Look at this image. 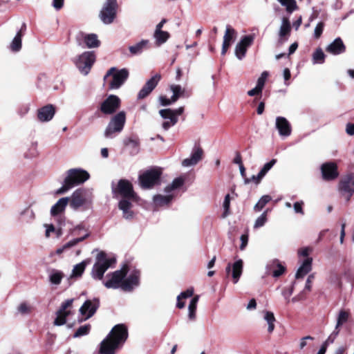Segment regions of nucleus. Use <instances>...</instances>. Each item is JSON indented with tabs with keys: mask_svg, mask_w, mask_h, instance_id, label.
<instances>
[{
	"mask_svg": "<svg viewBox=\"0 0 354 354\" xmlns=\"http://www.w3.org/2000/svg\"><path fill=\"white\" fill-rule=\"evenodd\" d=\"M193 294H194V290L192 288L187 289L186 291L181 292L177 297V300H180L181 299L191 297L193 295Z\"/></svg>",
	"mask_w": 354,
	"mask_h": 354,
	"instance_id": "obj_57",
	"label": "nucleus"
},
{
	"mask_svg": "<svg viewBox=\"0 0 354 354\" xmlns=\"http://www.w3.org/2000/svg\"><path fill=\"white\" fill-rule=\"evenodd\" d=\"M100 306V300L98 298L88 299L84 301L80 308V313L82 315H85V319L91 317L96 312Z\"/></svg>",
	"mask_w": 354,
	"mask_h": 354,
	"instance_id": "obj_17",
	"label": "nucleus"
},
{
	"mask_svg": "<svg viewBox=\"0 0 354 354\" xmlns=\"http://www.w3.org/2000/svg\"><path fill=\"white\" fill-rule=\"evenodd\" d=\"M127 337V328L122 324L116 325L100 342L99 350L93 354H115L120 345L126 341Z\"/></svg>",
	"mask_w": 354,
	"mask_h": 354,
	"instance_id": "obj_1",
	"label": "nucleus"
},
{
	"mask_svg": "<svg viewBox=\"0 0 354 354\" xmlns=\"http://www.w3.org/2000/svg\"><path fill=\"white\" fill-rule=\"evenodd\" d=\"M175 195L174 193H166V195L157 194L153 197L156 207H163L170 204Z\"/></svg>",
	"mask_w": 354,
	"mask_h": 354,
	"instance_id": "obj_28",
	"label": "nucleus"
},
{
	"mask_svg": "<svg viewBox=\"0 0 354 354\" xmlns=\"http://www.w3.org/2000/svg\"><path fill=\"white\" fill-rule=\"evenodd\" d=\"M90 177L89 174L80 168L71 169L67 171L62 186L56 191V194H62L75 186L84 183Z\"/></svg>",
	"mask_w": 354,
	"mask_h": 354,
	"instance_id": "obj_2",
	"label": "nucleus"
},
{
	"mask_svg": "<svg viewBox=\"0 0 354 354\" xmlns=\"http://www.w3.org/2000/svg\"><path fill=\"white\" fill-rule=\"evenodd\" d=\"M88 263V261L84 260L80 262V263H77L75 266H74L72 270V273L71 274V278L81 277L83 272H84Z\"/></svg>",
	"mask_w": 354,
	"mask_h": 354,
	"instance_id": "obj_37",
	"label": "nucleus"
},
{
	"mask_svg": "<svg viewBox=\"0 0 354 354\" xmlns=\"http://www.w3.org/2000/svg\"><path fill=\"white\" fill-rule=\"evenodd\" d=\"M281 4L286 7L288 12L292 13L297 9V3L295 0H278Z\"/></svg>",
	"mask_w": 354,
	"mask_h": 354,
	"instance_id": "obj_45",
	"label": "nucleus"
},
{
	"mask_svg": "<svg viewBox=\"0 0 354 354\" xmlns=\"http://www.w3.org/2000/svg\"><path fill=\"white\" fill-rule=\"evenodd\" d=\"M272 198L269 195H263L261 197L259 201L254 207V210L256 212L261 211L267 203L271 201Z\"/></svg>",
	"mask_w": 354,
	"mask_h": 354,
	"instance_id": "obj_42",
	"label": "nucleus"
},
{
	"mask_svg": "<svg viewBox=\"0 0 354 354\" xmlns=\"http://www.w3.org/2000/svg\"><path fill=\"white\" fill-rule=\"evenodd\" d=\"M254 39V35H248L244 36L235 47V55L241 60L245 57L247 49L252 45Z\"/></svg>",
	"mask_w": 354,
	"mask_h": 354,
	"instance_id": "obj_15",
	"label": "nucleus"
},
{
	"mask_svg": "<svg viewBox=\"0 0 354 354\" xmlns=\"http://www.w3.org/2000/svg\"><path fill=\"white\" fill-rule=\"evenodd\" d=\"M203 156V150L199 146H194L192 149L189 158H185L182 162V165L185 167L196 165L202 160Z\"/></svg>",
	"mask_w": 354,
	"mask_h": 354,
	"instance_id": "obj_19",
	"label": "nucleus"
},
{
	"mask_svg": "<svg viewBox=\"0 0 354 354\" xmlns=\"http://www.w3.org/2000/svg\"><path fill=\"white\" fill-rule=\"evenodd\" d=\"M114 197L120 195L124 198L133 199L135 198V193L132 185L127 180H120L116 187H112Z\"/></svg>",
	"mask_w": 354,
	"mask_h": 354,
	"instance_id": "obj_10",
	"label": "nucleus"
},
{
	"mask_svg": "<svg viewBox=\"0 0 354 354\" xmlns=\"http://www.w3.org/2000/svg\"><path fill=\"white\" fill-rule=\"evenodd\" d=\"M162 26L163 24H158L153 33V38L156 46H160L165 44L170 37L167 31L162 30Z\"/></svg>",
	"mask_w": 354,
	"mask_h": 354,
	"instance_id": "obj_25",
	"label": "nucleus"
},
{
	"mask_svg": "<svg viewBox=\"0 0 354 354\" xmlns=\"http://www.w3.org/2000/svg\"><path fill=\"white\" fill-rule=\"evenodd\" d=\"M162 118L165 120H169L162 124V127L165 131H167L171 127L174 126L178 120V118H174L171 115H169L167 113L165 114V118Z\"/></svg>",
	"mask_w": 354,
	"mask_h": 354,
	"instance_id": "obj_43",
	"label": "nucleus"
},
{
	"mask_svg": "<svg viewBox=\"0 0 354 354\" xmlns=\"http://www.w3.org/2000/svg\"><path fill=\"white\" fill-rule=\"evenodd\" d=\"M17 310L19 313L24 315L29 313L31 311V308L26 302H22L18 306Z\"/></svg>",
	"mask_w": 354,
	"mask_h": 354,
	"instance_id": "obj_53",
	"label": "nucleus"
},
{
	"mask_svg": "<svg viewBox=\"0 0 354 354\" xmlns=\"http://www.w3.org/2000/svg\"><path fill=\"white\" fill-rule=\"evenodd\" d=\"M140 272L138 270H133L129 276L123 279L122 290L131 292L140 285Z\"/></svg>",
	"mask_w": 354,
	"mask_h": 354,
	"instance_id": "obj_14",
	"label": "nucleus"
},
{
	"mask_svg": "<svg viewBox=\"0 0 354 354\" xmlns=\"http://www.w3.org/2000/svg\"><path fill=\"white\" fill-rule=\"evenodd\" d=\"M268 76V72L263 71L261 76L258 78L257 85L260 86L261 88H263L266 80Z\"/></svg>",
	"mask_w": 354,
	"mask_h": 354,
	"instance_id": "obj_55",
	"label": "nucleus"
},
{
	"mask_svg": "<svg viewBox=\"0 0 354 354\" xmlns=\"http://www.w3.org/2000/svg\"><path fill=\"white\" fill-rule=\"evenodd\" d=\"M268 209L264 211L255 221L254 224V228H259L263 227L266 223L267 222V214L268 212Z\"/></svg>",
	"mask_w": 354,
	"mask_h": 354,
	"instance_id": "obj_47",
	"label": "nucleus"
},
{
	"mask_svg": "<svg viewBox=\"0 0 354 354\" xmlns=\"http://www.w3.org/2000/svg\"><path fill=\"white\" fill-rule=\"evenodd\" d=\"M243 261L241 259H239L233 264L228 263L225 268L227 274H230L232 272L234 283H236L240 279L243 272Z\"/></svg>",
	"mask_w": 354,
	"mask_h": 354,
	"instance_id": "obj_20",
	"label": "nucleus"
},
{
	"mask_svg": "<svg viewBox=\"0 0 354 354\" xmlns=\"http://www.w3.org/2000/svg\"><path fill=\"white\" fill-rule=\"evenodd\" d=\"M120 102L117 95H110L101 103L99 109L104 115H111L120 108Z\"/></svg>",
	"mask_w": 354,
	"mask_h": 354,
	"instance_id": "obj_11",
	"label": "nucleus"
},
{
	"mask_svg": "<svg viewBox=\"0 0 354 354\" xmlns=\"http://www.w3.org/2000/svg\"><path fill=\"white\" fill-rule=\"evenodd\" d=\"M110 75H112V80L109 83V88L118 89L127 80L129 77V71L127 68L117 70L116 68L112 67L106 72L104 79L106 80V77Z\"/></svg>",
	"mask_w": 354,
	"mask_h": 354,
	"instance_id": "obj_7",
	"label": "nucleus"
},
{
	"mask_svg": "<svg viewBox=\"0 0 354 354\" xmlns=\"http://www.w3.org/2000/svg\"><path fill=\"white\" fill-rule=\"evenodd\" d=\"M160 79L161 75L157 73L147 80L138 93V99L141 100L147 97L156 87Z\"/></svg>",
	"mask_w": 354,
	"mask_h": 354,
	"instance_id": "obj_16",
	"label": "nucleus"
},
{
	"mask_svg": "<svg viewBox=\"0 0 354 354\" xmlns=\"http://www.w3.org/2000/svg\"><path fill=\"white\" fill-rule=\"evenodd\" d=\"M35 203V201H32L28 206L19 212V219L21 222L30 224L35 220L36 215L33 209H32V207H33Z\"/></svg>",
	"mask_w": 354,
	"mask_h": 354,
	"instance_id": "obj_23",
	"label": "nucleus"
},
{
	"mask_svg": "<svg viewBox=\"0 0 354 354\" xmlns=\"http://www.w3.org/2000/svg\"><path fill=\"white\" fill-rule=\"evenodd\" d=\"M159 101L162 106H169L175 102L171 101V97L170 99L167 98L166 96L161 95L159 97Z\"/></svg>",
	"mask_w": 354,
	"mask_h": 354,
	"instance_id": "obj_58",
	"label": "nucleus"
},
{
	"mask_svg": "<svg viewBox=\"0 0 354 354\" xmlns=\"http://www.w3.org/2000/svg\"><path fill=\"white\" fill-rule=\"evenodd\" d=\"M325 60V55L321 48H317L313 54V64H323Z\"/></svg>",
	"mask_w": 354,
	"mask_h": 354,
	"instance_id": "obj_44",
	"label": "nucleus"
},
{
	"mask_svg": "<svg viewBox=\"0 0 354 354\" xmlns=\"http://www.w3.org/2000/svg\"><path fill=\"white\" fill-rule=\"evenodd\" d=\"M303 204H304L303 201H298V202H296L294 203L293 207H294V210L296 213H299V214H304V211H303V208H302Z\"/></svg>",
	"mask_w": 354,
	"mask_h": 354,
	"instance_id": "obj_60",
	"label": "nucleus"
},
{
	"mask_svg": "<svg viewBox=\"0 0 354 354\" xmlns=\"http://www.w3.org/2000/svg\"><path fill=\"white\" fill-rule=\"evenodd\" d=\"M126 145H128V146H130V147H131L133 148H135L136 152L138 151V145H139V142H138V141L137 140L129 138L127 141Z\"/></svg>",
	"mask_w": 354,
	"mask_h": 354,
	"instance_id": "obj_62",
	"label": "nucleus"
},
{
	"mask_svg": "<svg viewBox=\"0 0 354 354\" xmlns=\"http://www.w3.org/2000/svg\"><path fill=\"white\" fill-rule=\"evenodd\" d=\"M116 262L114 257H108L107 254L102 251L95 257V262L92 268L91 275L95 280H102L105 272L111 268Z\"/></svg>",
	"mask_w": 354,
	"mask_h": 354,
	"instance_id": "obj_3",
	"label": "nucleus"
},
{
	"mask_svg": "<svg viewBox=\"0 0 354 354\" xmlns=\"http://www.w3.org/2000/svg\"><path fill=\"white\" fill-rule=\"evenodd\" d=\"M68 315L62 314L57 312V317L54 321V324L56 326H62L66 322V317Z\"/></svg>",
	"mask_w": 354,
	"mask_h": 354,
	"instance_id": "obj_52",
	"label": "nucleus"
},
{
	"mask_svg": "<svg viewBox=\"0 0 354 354\" xmlns=\"http://www.w3.org/2000/svg\"><path fill=\"white\" fill-rule=\"evenodd\" d=\"M73 302V299H69L66 300L65 301H64L62 304V305L57 312L59 313L66 314V315H69L71 313V311L67 310L66 309L68 307L71 306Z\"/></svg>",
	"mask_w": 354,
	"mask_h": 354,
	"instance_id": "obj_48",
	"label": "nucleus"
},
{
	"mask_svg": "<svg viewBox=\"0 0 354 354\" xmlns=\"http://www.w3.org/2000/svg\"><path fill=\"white\" fill-rule=\"evenodd\" d=\"M91 330L90 324H85L80 326L75 333L74 337H79L87 335Z\"/></svg>",
	"mask_w": 354,
	"mask_h": 354,
	"instance_id": "obj_49",
	"label": "nucleus"
},
{
	"mask_svg": "<svg viewBox=\"0 0 354 354\" xmlns=\"http://www.w3.org/2000/svg\"><path fill=\"white\" fill-rule=\"evenodd\" d=\"M354 174H349L342 178L339 184V190L348 201L354 193Z\"/></svg>",
	"mask_w": 354,
	"mask_h": 354,
	"instance_id": "obj_13",
	"label": "nucleus"
},
{
	"mask_svg": "<svg viewBox=\"0 0 354 354\" xmlns=\"http://www.w3.org/2000/svg\"><path fill=\"white\" fill-rule=\"evenodd\" d=\"M44 227H46V237L48 238L51 232L55 230V228L53 224H44Z\"/></svg>",
	"mask_w": 354,
	"mask_h": 354,
	"instance_id": "obj_63",
	"label": "nucleus"
},
{
	"mask_svg": "<svg viewBox=\"0 0 354 354\" xmlns=\"http://www.w3.org/2000/svg\"><path fill=\"white\" fill-rule=\"evenodd\" d=\"M321 171L325 180H333L339 176L337 166L333 162L324 163L321 167Z\"/></svg>",
	"mask_w": 354,
	"mask_h": 354,
	"instance_id": "obj_18",
	"label": "nucleus"
},
{
	"mask_svg": "<svg viewBox=\"0 0 354 354\" xmlns=\"http://www.w3.org/2000/svg\"><path fill=\"white\" fill-rule=\"evenodd\" d=\"M348 317V314L344 310H341L339 313V316L337 318L336 329H337L341 325H342L344 323H345L347 321Z\"/></svg>",
	"mask_w": 354,
	"mask_h": 354,
	"instance_id": "obj_51",
	"label": "nucleus"
},
{
	"mask_svg": "<svg viewBox=\"0 0 354 354\" xmlns=\"http://www.w3.org/2000/svg\"><path fill=\"white\" fill-rule=\"evenodd\" d=\"M230 197L229 194H227L225 196L223 204V208H224V213H223V217L227 216V215L228 214V211H229V209H230Z\"/></svg>",
	"mask_w": 354,
	"mask_h": 354,
	"instance_id": "obj_54",
	"label": "nucleus"
},
{
	"mask_svg": "<svg viewBox=\"0 0 354 354\" xmlns=\"http://www.w3.org/2000/svg\"><path fill=\"white\" fill-rule=\"evenodd\" d=\"M198 299V295L194 296L191 299L190 303L188 306V317L190 320H194L196 319V310Z\"/></svg>",
	"mask_w": 354,
	"mask_h": 354,
	"instance_id": "obj_40",
	"label": "nucleus"
},
{
	"mask_svg": "<svg viewBox=\"0 0 354 354\" xmlns=\"http://www.w3.org/2000/svg\"><path fill=\"white\" fill-rule=\"evenodd\" d=\"M117 0H106L100 13L103 22H113L116 15Z\"/></svg>",
	"mask_w": 354,
	"mask_h": 354,
	"instance_id": "obj_12",
	"label": "nucleus"
},
{
	"mask_svg": "<svg viewBox=\"0 0 354 354\" xmlns=\"http://www.w3.org/2000/svg\"><path fill=\"white\" fill-rule=\"evenodd\" d=\"M170 90L172 91L171 101L176 102L180 97H188L189 93L185 88L178 84H171Z\"/></svg>",
	"mask_w": 354,
	"mask_h": 354,
	"instance_id": "obj_30",
	"label": "nucleus"
},
{
	"mask_svg": "<svg viewBox=\"0 0 354 354\" xmlns=\"http://www.w3.org/2000/svg\"><path fill=\"white\" fill-rule=\"evenodd\" d=\"M69 201L68 197H64L59 198L57 202L52 206L50 209V214L53 216H56L64 211Z\"/></svg>",
	"mask_w": 354,
	"mask_h": 354,
	"instance_id": "obj_33",
	"label": "nucleus"
},
{
	"mask_svg": "<svg viewBox=\"0 0 354 354\" xmlns=\"http://www.w3.org/2000/svg\"><path fill=\"white\" fill-rule=\"evenodd\" d=\"M161 171L158 169H151L139 176L140 186L144 189H149L160 182Z\"/></svg>",
	"mask_w": 354,
	"mask_h": 354,
	"instance_id": "obj_9",
	"label": "nucleus"
},
{
	"mask_svg": "<svg viewBox=\"0 0 354 354\" xmlns=\"http://www.w3.org/2000/svg\"><path fill=\"white\" fill-rule=\"evenodd\" d=\"M127 272V267L124 266L121 270L107 274V279L103 281L104 286L109 289L121 288L122 290V281Z\"/></svg>",
	"mask_w": 354,
	"mask_h": 354,
	"instance_id": "obj_6",
	"label": "nucleus"
},
{
	"mask_svg": "<svg viewBox=\"0 0 354 354\" xmlns=\"http://www.w3.org/2000/svg\"><path fill=\"white\" fill-rule=\"evenodd\" d=\"M312 262L313 259L311 257H307L303 261L301 265L298 268L297 272L296 273L295 277L297 279L303 278L311 270Z\"/></svg>",
	"mask_w": 354,
	"mask_h": 354,
	"instance_id": "obj_32",
	"label": "nucleus"
},
{
	"mask_svg": "<svg viewBox=\"0 0 354 354\" xmlns=\"http://www.w3.org/2000/svg\"><path fill=\"white\" fill-rule=\"evenodd\" d=\"M80 38L84 40L86 47L89 48H97L100 45V41L95 34H84L80 32L77 35V39H80Z\"/></svg>",
	"mask_w": 354,
	"mask_h": 354,
	"instance_id": "obj_26",
	"label": "nucleus"
},
{
	"mask_svg": "<svg viewBox=\"0 0 354 354\" xmlns=\"http://www.w3.org/2000/svg\"><path fill=\"white\" fill-rule=\"evenodd\" d=\"M346 50L342 40L338 37L330 43L326 48V51L333 55H339Z\"/></svg>",
	"mask_w": 354,
	"mask_h": 354,
	"instance_id": "obj_29",
	"label": "nucleus"
},
{
	"mask_svg": "<svg viewBox=\"0 0 354 354\" xmlns=\"http://www.w3.org/2000/svg\"><path fill=\"white\" fill-rule=\"evenodd\" d=\"M263 319L268 324V332L269 333H272L274 330V323L276 322L273 313L270 311H264Z\"/></svg>",
	"mask_w": 354,
	"mask_h": 354,
	"instance_id": "obj_38",
	"label": "nucleus"
},
{
	"mask_svg": "<svg viewBox=\"0 0 354 354\" xmlns=\"http://www.w3.org/2000/svg\"><path fill=\"white\" fill-rule=\"evenodd\" d=\"M275 126L281 136L288 137L291 134V126L286 118L277 117Z\"/></svg>",
	"mask_w": 354,
	"mask_h": 354,
	"instance_id": "obj_24",
	"label": "nucleus"
},
{
	"mask_svg": "<svg viewBox=\"0 0 354 354\" xmlns=\"http://www.w3.org/2000/svg\"><path fill=\"white\" fill-rule=\"evenodd\" d=\"M93 191L88 188H80L75 190L71 198L70 206L77 209L82 206L89 205L93 201Z\"/></svg>",
	"mask_w": 354,
	"mask_h": 354,
	"instance_id": "obj_4",
	"label": "nucleus"
},
{
	"mask_svg": "<svg viewBox=\"0 0 354 354\" xmlns=\"http://www.w3.org/2000/svg\"><path fill=\"white\" fill-rule=\"evenodd\" d=\"M148 44V40L143 39L140 42L137 43L136 44L129 46V51L132 55H140L143 52V50L145 48H147Z\"/></svg>",
	"mask_w": 354,
	"mask_h": 354,
	"instance_id": "obj_35",
	"label": "nucleus"
},
{
	"mask_svg": "<svg viewBox=\"0 0 354 354\" xmlns=\"http://www.w3.org/2000/svg\"><path fill=\"white\" fill-rule=\"evenodd\" d=\"M291 24H281L278 32V44L282 45L286 42L291 33Z\"/></svg>",
	"mask_w": 354,
	"mask_h": 354,
	"instance_id": "obj_27",
	"label": "nucleus"
},
{
	"mask_svg": "<svg viewBox=\"0 0 354 354\" xmlns=\"http://www.w3.org/2000/svg\"><path fill=\"white\" fill-rule=\"evenodd\" d=\"M262 90H263L262 88H261L258 85H256V86L254 88L250 90L248 92V95L250 96H254L255 95H258V94L261 93L262 92Z\"/></svg>",
	"mask_w": 354,
	"mask_h": 354,
	"instance_id": "obj_61",
	"label": "nucleus"
},
{
	"mask_svg": "<svg viewBox=\"0 0 354 354\" xmlns=\"http://www.w3.org/2000/svg\"><path fill=\"white\" fill-rule=\"evenodd\" d=\"M95 61V55L93 51H86L79 55L74 63L80 72L86 75H87Z\"/></svg>",
	"mask_w": 354,
	"mask_h": 354,
	"instance_id": "obj_8",
	"label": "nucleus"
},
{
	"mask_svg": "<svg viewBox=\"0 0 354 354\" xmlns=\"http://www.w3.org/2000/svg\"><path fill=\"white\" fill-rule=\"evenodd\" d=\"M64 2V0H53L52 6L55 10H59L63 7Z\"/></svg>",
	"mask_w": 354,
	"mask_h": 354,
	"instance_id": "obj_64",
	"label": "nucleus"
},
{
	"mask_svg": "<svg viewBox=\"0 0 354 354\" xmlns=\"http://www.w3.org/2000/svg\"><path fill=\"white\" fill-rule=\"evenodd\" d=\"M236 37V32L230 26H227L223 43L231 45Z\"/></svg>",
	"mask_w": 354,
	"mask_h": 354,
	"instance_id": "obj_39",
	"label": "nucleus"
},
{
	"mask_svg": "<svg viewBox=\"0 0 354 354\" xmlns=\"http://www.w3.org/2000/svg\"><path fill=\"white\" fill-rule=\"evenodd\" d=\"M285 271V268L281 264H277V268L272 272V276L274 277H278L281 276Z\"/></svg>",
	"mask_w": 354,
	"mask_h": 354,
	"instance_id": "obj_59",
	"label": "nucleus"
},
{
	"mask_svg": "<svg viewBox=\"0 0 354 354\" xmlns=\"http://www.w3.org/2000/svg\"><path fill=\"white\" fill-rule=\"evenodd\" d=\"M55 114V107L53 104H47L39 109L37 118L41 122L51 120Z\"/></svg>",
	"mask_w": 354,
	"mask_h": 354,
	"instance_id": "obj_22",
	"label": "nucleus"
},
{
	"mask_svg": "<svg viewBox=\"0 0 354 354\" xmlns=\"http://www.w3.org/2000/svg\"><path fill=\"white\" fill-rule=\"evenodd\" d=\"M129 200L128 198H123L120 201L118 204V207L122 211L123 217L126 219H131L133 218V212L131 210L132 204Z\"/></svg>",
	"mask_w": 354,
	"mask_h": 354,
	"instance_id": "obj_31",
	"label": "nucleus"
},
{
	"mask_svg": "<svg viewBox=\"0 0 354 354\" xmlns=\"http://www.w3.org/2000/svg\"><path fill=\"white\" fill-rule=\"evenodd\" d=\"M88 236H89V234H85L84 236H83L82 237L73 239L69 241L68 242H67L66 243H65L64 245V248H66V250H68V249H69L71 248H73V247L75 246L77 243H79L80 242L83 241Z\"/></svg>",
	"mask_w": 354,
	"mask_h": 354,
	"instance_id": "obj_50",
	"label": "nucleus"
},
{
	"mask_svg": "<svg viewBox=\"0 0 354 354\" xmlns=\"http://www.w3.org/2000/svg\"><path fill=\"white\" fill-rule=\"evenodd\" d=\"M277 162L276 159H272L270 162H266L259 172V178H263L266 174L271 169V168Z\"/></svg>",
	"mask_w": 354,
	"mask_h": 354,
	"instance_id": "obj_46",
	"label": "nucleus"
},
{
	"mask_svg": "<svg viewBox=\"0 0 354 354\" xmlns=\"http://www.w3.org/2000/svg\"><path fill=\"white\" fill-rule=\"evenodd\" d=\"M64 274L63 272L56 269H50L48 271V279L51 284L58 286L61 283Z\"/></svg>",
	"mask_w": 354,
	"mask_h": 354,
	"instance_id": "obj_34",
	"label": "nucleus"
},
{
	"mask_svg": "<svg viewBox=\"0 0 354 354\" xmlns=\"http://www.w3.org/2000/svg\"><path fill=\"white\" fill-rule=\"evenodd\" d=\"M185 183V178L182 176L175 178L172 183L165 188V193H174V190L182 187Z\"/></svg>",
	"mask_w": 354,
	"mask_h": 354,
	"instance_id": "obj_36",
	"label": "nucleus"
},
{
	"mask_svg": "<svg viewBox=\"0 0 354 354\" xmlns=\"http://www.w3.org/2000/svg\"><path fill=\"white\" fill-rule=\"evenodd\" d=\"M15 29L17 30V34L10 44V48L13 52H18L21 48V37L26 30V24H21Z\"/></svg>",
	"mask_w": 354,
	"mask_h": 354,
	"instance_id": "obj_21",
	"label": "nucleus"
},
{
	"mask_svg": "<svg viewBox=\"0 0 354 354\" xmlns=\"http://www.w3.org/2000/svg\"><path fill=\"white\" fill-rule=\"evenodd\" d=\"M184 111V107L180 106L176 109H161L159 111V114L162 118H165V114H168L169 115H171L174 118H178V115H180L183 114Z\"/></svg>",
	"mask_w": 354,
	"mask_h": 354,
	"instance_id": "obj_41",
	"label": "nucleus"
},
{
	"mask_svg": "<svg viewBox=\"0 0 354 354\" xmlns=\"http://www.w3.org/2000/svg\"><path fill=\"white\" fill-rule=\"evenodd\" d=\"M126 114L124 111H120L112 117L104 131L106 138H113L115 133H120L125 124Z\"/></svg>",
	"mask_w": 354,
	"mask_h": 354,
	"instance_id": "obj_5",
	"label": "nucleus"
},
{
	"mask_svg": "<svg viewBox=\"0 0 354 354\" xmlns=\"http://www.w3.org/2000/svg\"><path fill=\"white\" fill-rule=\"evenodd\" d=\"M324 30V24H317L314 30V37L319 39L322 35Z\"/></svg>",
	"mask_w": 354,
	"mask_h": 354,
	"instance_id": "obj_56",
	"label": "nucleus"
}]
</instances>
